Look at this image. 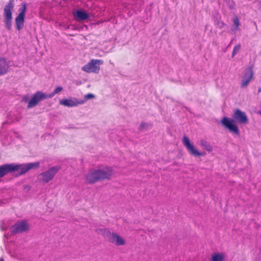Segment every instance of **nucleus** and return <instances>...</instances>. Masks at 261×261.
<instances>
[{
  "label": "nucleus",
  "mask_w": 261,
  "mask_h": 261,
  "mask_svg": "<svg viewBox=\"0 0 261 261\" xmlns=\"http://www.w3.org/2000/svg\"><path fill=\"white\" fill-rule=\"evenodd\" d=\"M113 174L111 167H105L101 169L90 170L85 175L86 182L89 184H93L100 180L110 179Z\"/></svg>",
  "instance_id": "f257e3e1"
},
{
  "label": "nucleus",
  "mask_w": 261,
  "mask_h": 261,
  "mask_svg": "<svg viewBox=\"0 0 261 261\" xmlns=\"http://www.w3.org/2000/svg\"><path fill=\"white\" fill-rule=\"evenodd\" d=\"M14 0H10L4 8V17L6 28L11 30L12 28V12L14 7Z\"/></svg>",
  "instance_id": "f03ea898"
},
{
  "label": "nucleus",
  "mask_w": 261,
  "mask_h": 261,
  "mask_svg": "<svg viewBox=\"0 0 261 261\" xmlns=\"http://www.w3.org/2000/svg\"><path fill=\"white\" fill-rule=\"evenodd\" d=\"M102 231L103 235L108 238L109 242L117 246H122L125 244V240L116 233L111 232L109 229L106 228Z\"/></svg>",
  "instance_id": "7ed1b4c3"
},
{
  "label": "nucleus",
  "mask_w": 261,
  "mask_h": 261,
  "mask_svg": "<svg viewBox=\"0 0 261 261\" xmlns=\"http://www.w3.org/2000/svg\"><path fill=\"white\" fill-rule=\"evenodd\" d=\"M103 63L101 60L92 59L82 67V70L87 73H98L100 70V65Z\"/></svg>",
  "instance_id": "20e7f679"
},
{
  "label": "nucleus",
  "mask_w": 261,
  "mask_h": 261,
  "mask_svg": "<svg viewBox=\"0 0 261 261\" xmlns=\"http://www.w3.org/2000/svg\"><path fill=\"white\" fill-rule=\"evenodd\" d=\"M60 169V167L59 166H54L49 168L47 171L43 172L39 175V180L44 183L48 182L54 178L55 175Z\"/></svg>",
  "instance_id": "39448f33"
},
{
  "label": "nucleus",
  "mask_w": 261,
  "mask_h": 261,
  "mask_svg": "<svg viewBox=\"0 0 261 261\" xmlns=\"http://www.w3.org/2000/svg\"><path fill=\"white\" fill-rule=\"evenodd\" d=\"M182 143L186 147L188 151L192 155L198 156L205 155V153L199 151L193 144L191 142L189 138L186 135L184 136L182 138Z\"/></svg>",
  "instance_id": "423d86ee"
},
{
  "label": "nucleus",
  "mask_w": 261,
  "mask_h": 261,
  "mask_svg": "<svg viewBox=\"0 0 261 261\" xmlns=\"http://www.w3.org/2000/svg\"><path fill=\"white\" fill-rule=\"evenodd\" d=\"M29 225L25 220L18 221L12 225L10 230L12 233L17 234L26 231L29 229Z\"/></svg>",
  "instance_id": "0eeeda50"
},
{
  "label": "nucleus",
  "mask_w": 261,
  "mask_h": 261,
  "mask_svg": "<svg viewBox=\"0 0 261 261\" xmlns=\"http://www.w3.org/2000/svg\"><path fill=\"white\" fill-rule=\"evenodd\" d=\"M222 124L230 132L232 133L237 135H239V129L233 119L228 118L227 117H223L221 121Z\"/></svg>",
  "instance_id": "6e6552de"
},
{
  "label": "nucleus",
  "mask_w": 261,
  "mask_h": 261,
  "mask_svg": "<svg viewBox=\"0 0 261 261\" xmlns=\"http://www.w3.org/2000/svg\"><path fill=\"white\" fill-rule=\"evenodd\" d=\"M40 164L39 162H35V163H30L28 164H14V166L16 167V171L20 170V172L18 173L17 175H21L27 173L29 170L37 168L39 167Z\"/></svg>",
  "instance_id": "1a4fd4ad"
},
{
  "label": "nucleus",
  "mask_w": 261,
  "mask_h": 261,
  "mask_svg": "<svg viewBox=\"0 0 261 261\" xmlns=\"http://www.w3.org/2000/svg\"><path fill=\"white\" fill-rule=\"evenodd\" d=\"M26 9V5L24 4L22 8L19 9V13L15 19L16 29L18 31L23 27Z\"/></svg>",
  "instance_id": "9d476101"
},
{
  "label": "nucleus",
  "mask_w": 261,
  "mask_h": 261,
  "mask_svg": "<svg viewBox=\"0 0 261 261\" xmlns=\"http://www.w3.org/2000/svg\"><path fill=\"white\" fill-rule=\"evenodd\" d=\"M48 98L47 95L41 91H37L33 96L32 99L29 101L28 108H31L36 106L39 101Z\"/></svg>",
  "instance_id": "9b49d317"
},
{
  "label": "nucleus",
  "mask_w": 261,
  "mask_h": 261,
  "mask_svg": "<svg viewBox=\"0 0 261 261\" xmlns=\"http://www.w3.org/2000/svg\"><path fill=\"white\" fill-rule=\"evenodd\" d=\"M253 74L252 67H250L245 70V74L241 84V87L242 88H246L247 87L253 78Z\"/></svg>",
  "instance_id": "f8f14e48"
},
{
  "label": "nucleus",
  "mask_w": 261,
  "mask_h": 261,
  "mask_svg": "<svg viewBox=\"0 0 261 261\" xmlns=\"http://www.w3.org/2000/svg\"><path fill=\"white\" fill-rule=\"evenodd\" d=\"M85 102V100H77L75 98L69 99H61L59 101L60 105L67 107H74L78 105H83Z\"/></svg>",
  "instance_id": "ddd939ff"
},
{
  "label": "nucleus",
  "mask_w": 261,
  "mask_h": 261,
  "mask_svg": "<svg viewBox=\"0 0 261 261\" xmlns=\"http://www.w3.org/2000/svg\"><path fill=\"white\" fill-rule=\"evenodd\" d=\"M233 118L240 123L247 124L248 122V119L245 113L239 109L234 110Z\"/></svg>",
  "instance_id": "4468645a"
},
{
  "label": "nucleus",
  "mask_w": 261,
  "mask_h": 261,
  "mask_svg": "<svg viewBox=\"0 0 261 261\" xmlns=\"http://www.w3.org/2000/svg\"><path fill=\"white\" fill-rule=\"evenodd\" d=\"M16 167L14 166V164H7L0 166V178L9 173L16 171Z\"/></svg>",
  "instance_id": "2eb2a0df"
},
{
  "label": "nucleus",
  "mask_w": 261,
  "mask_h": 261,
  "mask_svg": "<svg viewBox=\"0 0 261 261\" xmlns=\"http://www.w3.org/2000/svg\"><path fill=\"white\" fill-rule=\"evenodd\" d=\"M9 63L6 58L0 57V75L6 74L9 70Z\"/></svg>",
  "instance_id": "dca6fc26"
},
{
  "label": "nucleus",
  "mask_w": 261,
  "mask_h": 261,
  "mask_svg": "<svg viewBox=\"0 0 261 261\" xmlns=\"http://www.w3.org/2000/svg\"><path fill=\"white\" fill-rule=\"evenodd\" d=\"M75 16L79 20H84L89 18L88 14L84 11L78 10L76 12Z\"/></svg>",
  "instance_id": "f3484780"
},
{
  "label": "nucleus",
  "mask_w": 261,
  "mask_h": 261,
  "mask_svg": "<svg viewBox=\"0 0 261 261\" xmlns=\"http://www.w3.org/2000/svg\"><path fill=\"white\" fill-rule=\"evenodd\" d=\"M225 255L223 253H215L212 255L211 261H224Z\"/></svg>",
  "instance_id": "a211bd4d"
},
{
  "label": "nucleus",
  "mask_w": 261,
  "mask_h": 261,
  "mask_svg": "<svg viewBox=\"0 0 261 261\" xmlns=\"http://www.w3.org/2000/svg\"><path fill=\"white\" fill-rule=\"evenodd\" d=\"M199 144L208 152H212L213 150L212 146L204 140H200L199 141Z\"/></svg>",
  "instance_id": "6ab92c4d"
},
{
  "label": "nucleus",
  "mask_w": 261,
  "mask_h": 261,
  "mask_svg": "<svg viewBox=\"0 0 261 261\" xmlns=\"http://www.w3.org/2000/svg\"><path fill=\"white\" fill-rule=\"evenodd\" d=\"M63 90V88L61 86L57 87L54 91L50 94L47 95L48 98L53 97L55 94H58Z\"/></svg>",
  "instance_id": "aec40b11"
},
{
  "label": "nucleus",
  "mask_w": 261,
  "mask_h": 261,
  "mask_svg": "<svg viewBox=\"0 0 261 261\" xmlns=\"http://www.w3.org/2000/svg\"><path fill=\"white\" fill-rule=\"evenodd\" d=\"M241 44L239 43L234 47L232 53V57H234V56L237 54V53H238L239 51L241 48Z\"/></svg>",
  "instance_id": "412c9836"
},
{
  "label": "nucleus",
  "mask_w": 261,
  "mask_h": 261,
  "mask_svg": "<svg viewBox=\"0 0 261 261\" xmlns=\"http://www.w3.org/2000/svg\"><path fill=\"white\" fill-rule=\"evenodd\" d=\"M233 24L238 28L240 25V21L239 18L237 17H236L233 18Z\"/></svg>",
  "instance_id": "4be33fe9"
},
{
  "label": "nucleus",
  "mask_w": 261,
  "mask_h": 261,
  "mask_svg": "<svg viewBox=\"0 0 261 261\" xmlns=\"http://www.w3.org/2000/svg\"><path fill=\"white\" fill-rule=\"evenodd\" d=\"M94 97V95L92 93H88L85 95V101L88 99L93 98Z\"/></svg>",
  "instance_id": "5701e85b"
},
{
  "label": "nucleus",
  "mask_w": 261,
  "mask_h": 261,
  "mask_svg": "<svg viewBox=\"0 0 261 261\" xmlns=\"http://www.w3.org/2000/svg\"><path fill=\"white\" fill-rule=\"evenodd\" d=\"M146 125L147 124L144 122H142L141 123V127L142 128H144V127H146Z\"/></svg>",
  "instance_id": "b1692460"
},
{
  "label": "nucleus",
  "mask_w": 261,
  "mask_h": 261,
  "mask_svg": "<svg viewBox=\"0 0 261 261\" xmlns=\"http://www.w3.org/2000/svg\"><path fill=\"white\" fill-rule=\"evenodd\" d=\"M258 92H261V88H259L258 89Z\"/></svg>",
  "instance_id": "393cba45"
},
{
  "label": "nucleus",
  "mask_w": 261,
  "mask_h": 261,
  "mask_svg": "<svg viewBox=\"0 0 261 261\" xmlns=\"http://www.w3.org/2000/svg\"><path fill=\"white\" fill-rule=\"evenodd\" d=\"M0 261H4L3 258H1V259H0Z\"/></svg>",
  "instance_id": "a878e982"
}]
</instances>
